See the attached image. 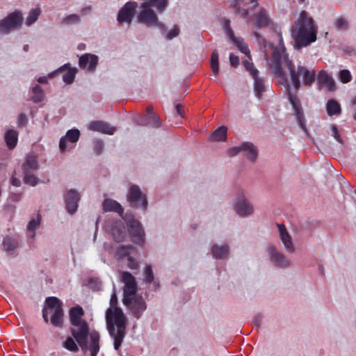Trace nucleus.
<instances>
[{"label":"nucleus","instance_id":"44","mask_svg":"<svg viewBox=\"0 0 356 356\" xmlns=\"http://www.w3.org/2000/svg\"><path fill=\"white\" fill-rule=\"evenodd\" d=\"M40 15V10L39 8H35L31 10L29 17L26 18V24L30 26L35 23L39 15Z\"/></svg>","mask_w":356,"mask_h":356},{"label":"nucleus","instance_id":"40","mask_svg":"<svg viewBox=\"0 0 356 356\" xmlns=\"http://www.w3.org/2000/svg\"><path fill=\"white\" fill-rule=\"evenodd\" d=\"M211 68L213 73L216 75L219 72V64H218V52L216 49L213 50L210 60Z\"/></svg>","mask_w":356,"mask_h":356},{"label":"nucleus","instance_id":"33","mask_svg":"<svg viewBox=\"0 0 356 356\" xmlns=\"http://www.w3.org/2000/svg\"><path fill=\"white\" fill-rule=\"evenodd\" d=\"M121 223L116 222L112 228V236L116 242H121L125 237V232L123 228L120 229Z\"/></svg>","mask_w":356,"mask_h":356},{"label":"nucleus","instance_id":"9","mask_svg":"<svg viewBox=\"0 0 356 356\" xmlns=\"http://www.w3.org/2000/svg\"><path fill=\"white\" fill-rule=\"evenodd\" d=\"M23 22V17L19 11H14L0 20V34L6 35L12 31L19 29Z\"/></svg>","mask_w":356,"mask_h":356},{"label":"nucleus","instance_id":"8","mask_svg":"<svg viewBox=\"0 0 356 356\" xmlns=\"http://www.w3.org/2000/svg\"><path fill=\"white\" fill-rule=\"evenodd\" d=\"M127 200L131 207L141 208L143 211L147 209L148 201L145 194L143 193L138 185H131L127 194Z\"/></svg>","mask_w":356,"mask_h":356},{"label":"nucleus","instance_id":"14","mask_svg":"<svg viewBox=\"0 0 356 356\" xmlns=\"http://www.w3.org/2000/svg\"><path fill=\"white\" fill-rule=\"evenodd\" d=\"M288 98L289 100L292 105L293 109L294 111V114L296 117V120L300 127V128L304 131V132L309 136V132L306 127L305 118L302 111V108L300 102V100L296 97V95H293L289 90L288 89Z\"/></svg>","mask_w":356,"mask_h":356},{"label":"nucleus","instance_id":"62","mask_svg":"<svg viewBox=\"0 0 356 356\" xmlns=\"http://www.w3.org/2000/svg\"><path fill=\"white\" fill-rule=\"evenodd\" d=\"M90 7H86L84 8H82L81 12L82 14L86 15L90 11Z\"/></svg>","mask_w":356,"mask_h":356},{"label":"nucleus","instance_id":"51","mask_svg":"<svg viewBox=\"0 0 356 356\" xmlns=\"http://www.w3.org/2000/svg\"><path fill=\"white\" fill-rule=\"evenodd\" d=\"M254 35L257 39V42L263 47H266L267 46V41L265 38L261 35L258 32H254Z\"/></svg>","mask_w":356,"mask_h":356},{"label":"nucleus","instance_id":"49","mask_svg":"<svg viewBox=\"0 0 356 356\" xmlns=\"http://www.w3.org/2000/svg\"><path fill=\"white\" fill-rule=\"evenodd\" d=\"M339 78L342 83H347L351 81L352 76L349 70H342L339 72Z\"/></svg>","mask_w":356,"mask_h":356},{"label":"nucleus","instance_id":"59","mask_svg":"<svg viewBox=\"0 0 356 356\" xmlns=\"http://www.w3.org/2000/svg\"><path fill=\"white\" fill-rule=\"evenodd\" d=\"M179 118H184L185 117V115H184L185 110H184V108L182 106V105H181L180 104H179Z\"/></svg>","mask_w":356,"mask_h":356},{"label":"nucleus","instance_id":"2","mask_svg":"<svg viewBox=\"0 0 356 356\" xmlns=\"http://www.w3.org/2000/svg\"><path fill=\"white\" fill-rule=\"evenodd\" d=\"M118 297L113 293L110 299L111 307L106 313L107 329L111 337L113 339L115 350H118L122 345L126 334L127 318L122 310L117 307Z\"/></svg>","mask_w":356,"mask_h":356},{"label":"nucleus","instance_id":"31","mask_svg":"<svg viewBox=\"0 0 356 356\" xmlns=\"http://www.w3.org/2000/svg\"><path fill=\"white\" fill-rule=\"evenodd\" d=\"M326 110L330 116L339 115L341 111L340 104L334 99L328 100L326 104Z\"/></svg>","mask_w":356,"mask_h":356},{"label":"nucleus","instance_id":"36","mask_svg":"<svg viewBox=\"0 0 356 356\" xmlns=\"http://www.w3.org/2000/svg\"><path fill=\"white\" fill-rule=\"evenodd\" d=\"M3 244L7 252L14 250L18 247V240L11 236H6L3 239Z\"/></svg>","mask_w":356,"mask_h":356},{"label":"nucleus","instance_id":"45","mask_svg":"<svg viewBox=\"0 0 356 356\" xmlns=\"http://www.w3.org/2000/svg\"><path fill=\"white\" fill-rule=\"evenodd\" d=\"M243 65L245 70L250 74V75L253 77L256 76L259 74V71L254 67L252 63L249 62L248 60L243 61Z\"/></svg>","mask_w":356,"mask_h":356},{"label":"nucleus","instance_id":"27","mask_svg":"<svg viewBox=\"0 0 356 356\" xmlns=\"http://www.w3.org/2000/svg\"><path fill=\"white\" fill-rule=\"evenodd\" d=\"M70 63L65 64L58 70V72H63L67 69V72L63 75V80L67 84H70L74 81L76 73V69L70 68Z\"/></svg>","mask_w":356,"mask_h":356},{"label":"nucleus","instance_id":"12","mask_svg":"<svg viewBox=\"0 0 356 356\" xmlns=\"http://www.w3.org/2000/svg\"><path fill=\"white\" fill-rule=\"evenodd\" d=\"M122 280L124 284L123 293L124 304L129 302V298L134 296L137 291V284L135 277L129 272L124 271L122 274Z\"/></svg>","mask_w":356,"mask_h":356},{"label":"nucleus","instance_id":"57","mask_svg":"<svg viewBox=\"0 0 356 356\" xmlns=\"http://www.w3.org/2000/svg\"><path fill=\"white\" fill-rule=\"evenodd\" d=\"M261 320H262V318L260 315H257L254 318V320H253V323H254V325L257 327H259L261 323Z\"/></svg>","mask_w":356,"mask_h":356},{"label":"nucleus","instance_id":"15","mask_svg":"<svg viewBox=\"0 0 356 356\" xmlns=\"http://www.w3.org/2000/svg\"><path fill=\"white\" fill-rule=\"evenodd\" d=\"M240 152H244L247 158L254 161L258 155L257 147L252 143L245 142L238 147H234L227 150V154L229 156H236Z\"/></svg>","mask_w":356,"mask_h":356},{"label":"nucleus","instance_id":"43","mask_svg":"<svg viewBox=\"0 0 356 356\" xmlns=\"http://www.w3.org/2000/svg\"><path fill=\"white\" fill-rule=\"evenodd\" d=\"M41 216L38 214L36 219H32L28 224L27 229L30 232H32L31 238H33L35 236V230L40 224Z\"/></svg>","mask_w":356,"mask_h":356},{"label":"nucleus","instance_id":"46","mask_svg":"<svg viewBox=\"0 0 356 356\" xmlns=\"http://www.w3.org/2000/svg\"><path fill=\"white\" fill-rule=\"evenodd\" d=\"M80 21V18L79 15L76 14H71L66 16L63 20L62 24L65 25H70L73 24L79 23Z\"/></svg>","mask_w":356,"mask_h":356},{"label":"nucleus","instance_id":"55","mask_svg":"<svg viewBox=\"0 0 356 356\" xmlns=\"http://www.w3.org/2000/svg\"><path fill=\"white\" fill-rule=\"evenodd\" d=\"M138 124L143 126L149 125L150 127L154 128L152 125L154 124V120H148L147 119V117L141 118L140 122H138Z\"/></svg>","mask_w":356,"mask_h":356},{"label":"nucleus","instance_id":"42","mask_svg":"<svg viewBox=\"0 0 356 356\" xmlns=\"http://www.w3.org/2000/svg\"><path fill=\"white\" fill-rule=\"evenodd\" d=\"M145 3H152L154 8H155L159 13L163 12L168 4V0H147Z\"/></svg>","mask_w":356,"mask_h":356},{"label":"nucleus","instance_id":"4","mask_svg":"<svg viewBox=\"0 0 356 356\" xmlns=\"http://www.w3.org/2000/svg\"><path fill=\"white\" fill-rule=\"evenodd\" d=\"M70 330L84 353L89 350L90 356L97 355L100 350V335L97 331L93 330L90 332L89 326L86 321L79 323L78 325H72Z\"/></svg>","mask_w":356,"mask_h":356},{"label":"nucleus","instance_id":"47","mask_svg":"<svg viewBox=\"0 0 356 356\" xmlns=\"http://www.w3.org/2000/svg\"><path fill=\"white\" fill-rule=\"evenodd\" d=\"M134 248L131 245L124 246L120 245L117 249V253L122 257H127L130 254V250H133Z\"/></svg>","mask_w":356,"mask_h":356},{"label":"nucleus","instance_id":"48","mask_svg":"<svg viewBox=\"0 0 356 356\" xmlns=\"http://www.w3.org/2000/svg\"><path fill=\"white\" fill-rule=\"evenodd\" d=\"M330 130L332 132V136L341 145H343V140L339 134V129L336 125H330Z\"/></svg>","mask_w":356,"mask_h":356},{"label":"nucleus","instance_id":"39","mask_svg":"<svg viewBox=\"0 0 356 356\" xmlns=\"http://www.w3.org/2000/svg\"><path fill=\"white\" fill-rule=\"evenodd\" d=\"M74 340V337H68L63 342V346L69 351L77 353L79 350V345Z\"/></svg>","mask_w":356,"mask_h":356},{"label":"nucleus","instance_id":"30","mask_svg":"<svg viewBox=\"0 0 356 356\" xmlns=\"http://www.w3.org/2000/svg\"><path fill=\"white\" fill-rule=\"evenodd\" d=\"M227 128L222 126L215 130L209 136V140L212 141H224L227 138Z\"/></svg>","mask_w":356,"mask_h":356},{"label":"nucleus","instance_id":"11","mask_svg":"<svg viewBox=\"0 0 356 356\" xmlns=\"http://www.w3.org/2000/svg\"><path fill=\"white\" fill-rule=\"evenodd\" d=\"M138 3L136 1H128L119 10L117 21L120 25L124 23L129 26L136 15Z\"/></svg>","mask_w":356,"mask_h":356},{"label":"nucleus","instance_id":"28","mask_svg":"<svg viewBox=\"0 0 356 356\" xmlns=\"http://www.w3.org/2000/svg\"><path fill=\"white\" fill-rule=\"evenodd\" d=\"M4 140L10 149H14L18 141L17 131L14 129H8L5 134Z\"/></svg>","mask_w":356,"mask_h":356},{"label":"nucleus","instance_id":"54","mask_svg":"<svg viewBox=\"0 0 356 356\" xmlns=\"http://www.w3.org/2000/svg\"><path fill=\"white\" fill-rule=\"evenodd\" d=\"M128 267L131 269H137L138 268V263L131 257H128Z\"/></svg>","mask_w":356,"mask_h":356},{"label":"nucleus","instance_id":"20","mask_svg":"<svg viewBox=\"0 0 356 356\" xmlns=\"http://www.w3.org/2000/svg\"><path fill=\"white\" fill-rule=\"evenodd\" d=\"M236 212L241 216H247L252 214L254 211L252 205L243 196L238 198L235 204Z\"/></svg>","mask_w":356,"mask_h":356},{"label":"nucleus","instance_id":"29","mask_svg":"<svg viewBox=\"0 0 356 356\" xmlns=\"http://www.w3.org/2000/svg\"><path fill=\"white\" fill-rule=\"evenodd\" d=\"M211 254L216 259H223L228 254L229 248L227 245L219 246L213 245L211 248Z\"/></svg>","mask_w":356,"mask_h":356},{"label":"nucleus","instance_id":"58","mask_svg":"<svg viewBox=\"0 0 356 356\" xmlns=\"http://www.w3.org/2000/svg\"><path fill=\"white\" fill-rule=\"evenodd\" d=\"M11 184L12 185L18 187L21 184V181L19 179L15 177V176H13L11 178Z\"/></svg>","mask_w":356,"mask_h":356},{"label":"nucleus","instance_id":"23","mask_svg":"<svg viewBox=\"0 0 356 356\" xmlns=\"http://www.w3.org/2000/svg\"><path fill=\"white\" fill-rule=\"evenodd\" d=\"M103 210L105 212H115L118 213L122 218L124 216V209L122 205L117 201L106 198L102 203Z\"/></svg>","mask_w":356,"mask_h":356},{"label":"nucleus","instance_id":"18","mask_svg":"<svg viewBox=\"0 0 356 356\" xmlns=\"http://www.w3.org/2000/svg\"><path fill=\"white\" fill-rule=\"evenodd\" d=\"M98 63V56L91 54L82 55L79 60V65L81 69H86L88 72H94Z\"/></svg>","mask_w":356,"mask_h":356},{"label":"nucleus","instance_id":"61","mask_svg":"<svg viewBox=\"0 0 356 356\" xmlns=\"http://www.w3.org/2000/svg\"><path fill=\"white\" fill-rule=\"evenodd\" d=\"M38 82L40 83H46L47 82V79L45 76H40L38 79Z\"/></svg>","mask_w":356,"mask_h":356},{"label":"nucleus","instance_id":"16","mask_svg":"<svg viewBox=\"0 0 356 356\" xmlns=\"http://www.w3.org/2000/svg\"><path fill=\"white\" fill-rule=\"evenodd\" d=\"M130 309L132 315L137 319L140 318L143 313L146 310L147 305L144 299L141 296L129 298V302L124 304Z\"/></svg>","mask_w":356,"mask_h":356},{"label":"nucleus","instance_id":"64","mask_svg":"<svg viewBox=\"0 0 356 356\" xmlns=\"http://www.w3.org/2000/svg\"><path fill=\"white\" fill-rule=\"evenodd\" d=\"M352 104L353 105H356V97H355L352 100Z\"/></svg>","mask_w":356,"mask_h":356},{"label":"nucleus","instance_id":"10","mask_svg":"<svg viewBox=\"0 0 356 356\" xmlns=\"http://www.w3.org/2000/svg\"><path fill=\"white\" fill-rule=\"evenodd\" d=\"M45 302L47 309H54V313L51 318V323L56 327H60L63 325V319L62 302L58 298L54 296L47 298Z\"/></svg>","mask_w":356,"mask_h":356},{"label":"nucleus","instance_id":"63","mask_svg":"<svg viewBox=\"0 0 356 356\" xmlns=\"http://www.w3.org/2000/svg\"><path fill=\"white\" fill-rule=\"evenodd\" d=\"M93 282H97V280L96 279H94V278H91L89 281V283L90 284H92Z\"/></svg>","mask_w":356,"mask_h":356},{"label":"nucleus","instance_id":"41","mask_svg":"<svg viewBox=\"0 0 356 356\" xmlns=\"http://www.w3.org/2000/svg\"><path fill=\"white\" fill-rule=\"evenodd\" d=\"M334 26L337 30H347L348 29V22L343 17H338L334 22Z\"/></svg>","mask_w":356,"mask_h":356},{"label":"nucleus","instance_id":"60","mask_svg":"<svg viewBox=\"0 0 356 356\" xmlns=\"http://www.w3.org/2000/svg\"><path fill=\"white\" fill-rule=\"evenodd\" d=\"M42 317H43L44 321L46 323H48L49 318H48V314H47V312L46 309H43L42 310Z\"/></svg>","mask_w":356,"mask_h":356},{"label":"nucleus","instance_id":"35","mask_svg":"<svg viewBox=\"0 0 356 356\" xmlns=\"http://www.w3.org/2000/svg\"><path fill=\"white\" fill-rule=\"evenodd\" d=\"M153 106H148L146 108L147 119L148 120H154V124H152L154 128H159L161 126V120L159 115H156L153 113Z\"/></svg>","mask_w":356,"mask_h":356},{"label":"nucleus","instance_id":"7","mask_svg":"<svg viewBox=\"0 0 356 356\" xmlns=\"http://www.w3.org/2000/svg\"><path fill=\"white\" fill-rule=\"evenodd\" d=\"M38 168L37 158L33 154H28L22 165L25 184L35 186L39 182V179L33 173Z\"/></svg>","mask_w":356,"mask_h":356},{"label":"nucleus","instance_id":"22","mask_svg":"<svg viewBox=\"0 0 356 356\" xmlns=\"http://www.w3.org/2000/svg\"><path fill=\"white\" fill-rule=\"evenodd\" d=\"M89 129L92 131L101 132L102 134L113 135L116 128L112 127L109 123L103 121H93L90 123Z\"/></svg>","mask_w":356,"mask_h":356},{"label":"nucleus","instance_id":"26","mask_svg":"<svg viewBox=\"0 0 356 356\" xmlns=\"http://www.w3.org/2000/svg\"><path fill=\"white\" fill-rule=\"evenodd\" d=\"M84 312L81 307L76 306L70 310V321L71 325H78L79 323L85 321L81 318Z\"/></svg>","mask_w":356,"mask_h":356},{"label":"nucleus","instance_id":"1","mask_svg":"<svg viewBox=\"0 0 356 356\" xmlns=\"http://www.w3.org/2000/svg\"><path fill=\"white\" fill-rule=\"evenodd\" d=\"M273 60L270 65L273 73L277 77L284 78L283 68L288 70L291 81L296 90L300 88V79L302 84L310 87L316 80V71L314 69H308L302 65L295 67L293 63L289 59L284 47H274L273 51Z\"/></svg>","mask_w":356,"mask_h":356},{"label":"nucleus","instance_id":"25","mask_svg":"<svg viewBox=\"0 0 356 356\" xmlns=\"http://www.w3.org/2000/svg\"><path fill=\"white\" fill-rule=\"evenodd\" d=\"M80 136V131L76 129H72L67 131L66 135L62 137L59 142V147L62 152H64L66 149L67 140L71 143H76L79 140Z\"/></svg>","mask_w":356,"mask_h":356},{"label":"nucleus","instance_id":"56","mask_svg":"<svg viewBox=\"0 0 356 356\" xmlns=\"http://www.w3.org/2000/svg\"><path fill=\"white\" fill-rule=\"evenodd\" d=\"M235 4L237 6L240 2H243L244 4L252 3L254 7L258 6L257 0H234Z\"/></svg>","mask_w":356,"mask_h":356},{"label":"nucleus","instance_id":"6","mask_svg":"<svg viewBox=\"0 0 356 356\" xmlns=\"http://www.w3.org/2000/svg\"><path fill=\"white\" fill-rule=\"evenodd\" d=\"M123 220L128 227L131 241L137 245L143 246L145 243V234L141 223L131 213H126Z\"/></svg>","mask_w":356,"mask_h":356},{"label":"nucleus","instance_id":"50","mask_svg":"<svg viewBox=\"0 0 356 356\" xmlns=\"http://www.w3.org/2000/svg\"><path fill=\"white\" fill-rule=\"evenodd\" d=\"M104 148V143L101 140H96L94 143V151L97 154H100Z\"/></svg>","mask_w":356,"mask_h":356},{"label":"nucleus","instance_id":"13","mask_svg":"<svg viewBox=\"0 0 356 356\" xmlns=\"http://www.w3.org/2000/svg\"><path fill=\"white\" fill-rule=\"evenodd\" d=\"M223 28L229 39L237 47V48L244 54L249 59H251L250 51L247 43L241 38H236L230 26V20L225 19Z\"/></svg>","mask_w":356,"mask_h":356},{"label":"nucleus","instance_id":"32","mask_svg":"<svg viewBox=\"0 0 356 356\" xmlns=\"http://www.w3.org/2000/svg\"><path fill=\"white\" fill-rule=\"evenodd\" d=\"M270 19L264 9H261L256 15L255 24L258 27H265L269 24Z\"/></svg>","mask_w":356,"mask_h":356},{"label":"nucleus","instance_id":"34","mask_svg":"<svg viewBox=\"0 0 356 356\" xmlns=\"http://www.w3.org/2000/svg\"><path fill=\"white\" fill-rule=\"evenodd\" d=\"M253 79L254 92L257 97L259 98L261 95V93L265 91L264 81L258 75L253 77Z\"/></svg>","mask_w":356,"mask_h":356},{"label":"nucleus","instance_id":"52","mask_svg":"<svg viewBox=\"0 0 356 356\" xmlns=\"http://www.w3.org/2000/svg\"><path fill=\"white\" fill-rule=\"evenodd\" d=\"M28 122L27 117L24 113H20L18 116L17 119V125L18 127H24L26 124Z\"/></svg>","mask_w":356,"mask_h":356},{"label":"nucleus","instance_id":"5","mask_svg":"<svg viewBox=\"0 0 356 356\" xmlns=\"http://www.w3.org/2000/svg\"><path fill=\"white\" fill-rule=\"evenodd\" d=\"M154 7L152 3H142L141 4V10L138 15L137 19L138 22L142 24H144L148 26H158L161 27L162 33L165 34V38L168 40H171L176 37L178 35V27L177 25H175L174 28L170 31L166 32L165 29L163 26L159 23H158V17L152 8Z\"/></svg>","mask_w":356,"mask_h":356},{"label":"nucleus","instance_id":"38","mask_svg":"<svg viewBox=\"0 0 356 356\" xmlns=\"http://www.w3.org/2000/svg\"><path fill=\"white\" fill-rule=\"evenodd\" d=\"M33 97L32 101L34 103H38L43 100L44 97V92L41 86L39 85H35L32 88Z\"/></svg>","mask_w":356,"mask_h":356},{"label":"nucleus","instance_id":"3","mask_svg":"<svg viewBox=\"0 0 356 356\" xmlns=\"http://www.w3.org/2000/svg\"><path fill=\"white\" fill-rule=\"evenodd\" d=\"M318 27L312 17L305 10L300 12L298 20L291 29V36L296 49L307 47L316 40Z\"/></svg>","mask_w":356,"mask_h":356},{"label":"nucleus","instance_id":"17","mask_svg":"<svg viewBox=\"0 0 356 356\" xmlns=\"http://www.w3.org/2000/svg\"><path fill=\"white\" fill-rule=\"evenodd\" d=\"M268 253L271 262L273 263L275 266L277 267H286L289 266L290 261L283 254L278 252L273 245H268Z\"/></svg>","mask_w":356,"mask_h":356},{"label":"nucleus","instance_id":"53","mask_svg":"<svg viewBox=\"0 0 356 356\" xmlns=\"http://www.w3.org/2000/svg\"><path fill=\"white\" fill-rule=\"evenodd\" d=\"M229 62L232 66L236 67L239 64V58L233 53L229 54Z\"/></svg>","mask_w":356,"mask_h":356},{"label":"nucleus","instance_id":"21","mask_svg":"<svg viewBox=\"0 0 356 356\" xmlns=\"http://www.w3.org/2000/svg\"><path fill=\"white\" fill-rule=\"evenodd\" d=\"M280 238L287 252H291L294 250L293 243L291 237L286 230L284 224L277 223Z\"/></svg>","mask_w":356,"mask_h":356},{"label":"nucleus","instance_id":"19","mask_svg":"<svg viewBox=\"0 0 356 356\" xmlns=\"http://www.w3.org/2000/svg\"><path fill=\"white\" fill-rule=\"evenodd\" d=\"M80 200L79 194L75 190L70 189L65 196V202L67 211L72 214L78 207V202Z\"/></svg>","mask_w":356,"mask_h":356},{"label":"nucleus","instance_id":"37","mask_svg":"<svg viewBox=\"0 0 356 356\" xmlns=\"http://www.w3.org/2000/svg\"><path fill=\"white\" fill-rule=\"evenodd\" d=\"M144 281L146 283H154L156 288L159 286V282L154 281V273L150 265L147 266L144 270Z\"/></svg>","mask_w":356,"mask_h":356},{"label":"nucleus","instance_id":"24","mask_svg":"<svg viewBox=\"0 0 356 356\" xmlns=\"http://www.w3.org/2000/svg\"><path fill=\"white\" fill-rule=\"evenodd\" d=\"M317 82L319 85L325 86L329 91L335 90V83L333 79L330 76L325 70H321L316 76Z\"/></svg>","mask_w":356,"mask_h":356}]
</instances>
